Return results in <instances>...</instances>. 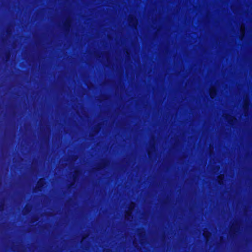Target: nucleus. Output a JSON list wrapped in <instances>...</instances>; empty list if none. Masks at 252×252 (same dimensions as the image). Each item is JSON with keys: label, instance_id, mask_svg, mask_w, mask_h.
I'll return each mask as SVG.
<instances>
[{"label": "nucleus", "instance_id": "obj_3", "mask_svg": "<svg viewBox=\"0 0 252 252\" xmlns=\"http://www.w3.org/2000/svg\"><path fill=\"white\" fill-rule=\"evenodd\" d=\"M217 94V90L215 88H212L209 90V95L211 98H213Z\"/></svg>", "mask_w": 252, "mask_h": 252}, {"label": "nucleus", "instance_id": "obj_12", "mask_svg": "<svg viewBox=\"0 0 252 252\" xmlns=\"http://www.w3.org/2000/svg\"><path fill=\"white\" fill-rule=\"evenodd\" d=\"M138 236L140 238H141L142 236V233L141 232H139Z\"/></svg>", "mask_w": 252, "mask_h": 252}, {"label": "nucleus", "instance_id": "obj_10", "mask_svg": "<svg viewBox=\"0 0 252 252\" xmlns=\"http://www.w3.org/2000/svg\"><path fill=\"white\" fill-rule=\"evenodd\" d=\"M78 173V172L77 171H75L74 174L73 175V179L74 180H75V179L76 178Z\"/></svg>", "mask_w": 252, "mask_h": 252}, {"label": "nucleus", "instance_id": "obj_9", "mask_svg": "<svg viewBox=\"0 0 252 252\" xmlns=\"http://www.w3.org/2000/svg\"><path fill=\"white\" fill-rule=\"evenodd\" d=\"M10 54L9 52L8 53H6V55H5V57L6 58V59H9L10 58Z\"/></svg>", "mask_w": 252, "mask_h": 252}, {"label": "nucleus", "instance_id": "obj_1", "mask_svg": "<svg viewBox=\"0 0 252 252\" xmlns=\"http://www.w3.org/2000/svg\"><path fill=\"white\" fill-rule=\"evenodd\" d=\"M45 184V180L43 178H40L37 184V188L39 189H41L43 187Z\"/></svg>", "mask_w": 252, "mask_h": 252}, {"label": "nucleus", "instance_id": "obj_6", "mask_svg": "<svg viewBox=\"0 0 252 252\" xmlns=\"http://www.w3.org/2000/svg\"><path fill=\"white\" fill-rule=\"evenodd\" d=\"M249 106V103L247 102L246 101L244 102V109L246 111L247 109H248Z\"/></svg>", "mask_w": 252, "mask_h": 252}, {"label": "nucleus", "instance_id": "obj_15", "mask_svg": "<svg viewBox=\"0 0 252 252\" xmlns=\"http://www.w3.org/2000/svg\"><path fill=\"white\" fill-rule=\"evenodd\" d=\"M126 216H129V214L128 213H126Z\"/></svg>", "mask_w": 252, "mask_h": 252}, {"label": "nucleus", "instance_id": "obj_2", "mask_svg": "<svg viewBox=\"0 0 252 252\" xmlns=\"http://www.w3.org/2000/svg\"><path fill=\"white\" fill-rule=\"evenodd\" d=\"M64 29L66 31H69L71 27V21L67 19L64 24Z\"/></svg>", "mask_w": 252, "mask_h": 252}, {"label": "nucleus", "instance_id": "obj_13", "mask_svg": "<svg viewBox=\"0 0 252 252\" xmlns=\"http://www.w3.org/2000/svg\"><path fill=\"white\" fill-rule=\"evenodd\" d=\"M3 208V205H1L0 206V209H2Z\"/></svg>", "mask_w": 252, "mask_h": 252}, {"label": "nucleus", "instance_id": "obj_4", "mask_svg": "<svg viewBox=\"0 0 252 252\" xmlns=\"http://www.w3.org/2000/svg\"><path fill=\"white\" fill-rule=\"evenodd\" d=\"M231 228H233L232 229H231V232L233 234H235V232L236 231L237 228H238V223H236L235 225H234Z\"/></svg>", "mask_w": 252, "mask_h": 252}, {"label": "nucleus", "instance_id": "obj_5", "mask_svg": "<svg viewBox=\"0 0 252 252\" xmlns=\"http://www.w3.org/2000/svg\"><path fill=\"white\" fill-rule=\"evenodd\" d=\"M31 211V207L29 206L26 205L24 209V213H28Z\"/></svg>", "mask_w": 252, "mask_h": 252}, {"label": "nucleus", "instance_id": "obj_7", "mask_svg": "<svg viewBox=\"0 0 252 252\" xmlns=\"http://www.w3.org/2000/svg\"><path fill=\"white\" fill-rule=\"evenodd\" d=\"M218 183L219 185H222L223 184V179L220 177H219L218 179Z\"/></svg>", "mask_w": 252, "mask_h": 252}, {"label": "nucleus", "instance_id": "obj_11", "mask_svg": "<svg viewBox=\"0 0 252 252\" xmlns=\"http://www.w3.org/2000/svg\"><path fill=\"white\" fill-rule=\"evenodd\" d=\"M105 166V163H103L101 164H100L99 166H98V167L97 168V169H99L100 168H101L102 167H104Z\"/></svg>", "mask_w": 252, "mask_h": 252}, {"label": "nucleus", "instance_id": "obj_8", "mask_svg": "<svg viewBox=\"0 0 252 252\" xmlns=\"http://www.w3.org/2000/svg\"><path fill=\"white\" fill-rule=\"evenodd\" d=\"M234 120H236V119L234 117H231V119L228 121V122L230 124H232Z\"/></svg>", "mask_w": 252, "mask_h": 252}, {"label": "nucleus", "instance_id": "obj_14", "mask_svg": "<svg viewBox=\"0 0 252 252\" xmlns=\"http://www.w3.org/2000/svg\"><path fill=\"white\" fill-rule=\"evenodd\" d=\"M96 129H100V127H99V126H98L96 127Z\"/></svg>", "mask_w": 252, "mask_h": 252}]
</instances>
